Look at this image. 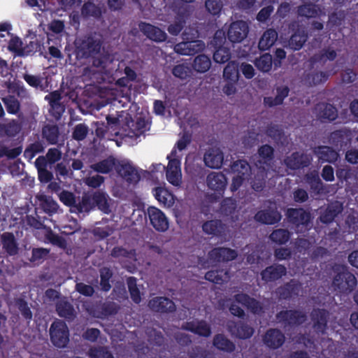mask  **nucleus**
Listing matches in <instances>:
<instances>
[{
  "label": "nucleus",
  "mask_w": 358,
  "mask_h": 358,
  "mask_svg": "<svg viewBox=\"0 0 358 358\" xmlns=\"http://www.w3.org/2000/svg\"><path fill=\"white\" fill-rule=\"evenodd\" d=\"M3 103L8 113L17 114L20 110V101L14 95H8L2 98Z\"/></svg>",
  "instance_id": "51"
},
{
  "label": "nucleus",
  "mask_w": 358,
  "mask_h": 358,
  "mask_svg": "<svg viewBox=\"0 0 358 358\" xmlns=\"http://www.w3.org/2000/svg\"><path fill=\"white\" fill-rule=\"evenodd\" d=\"M204 278L215 284L222 285L229 278V271L223 268L210 270L206 272Z\"/></svg>",
  "instance_id": "36"
},
{
  "label": "nucleus",
  "mask_w": 358,
  "mask_h": 358,
  "mask_svg": "<svg viewBox=\"0 0 358 358\" xmlns=\"http://www.w3.org/2000/svg\"><path fill=\"white\" fill-rule=\"evenodd\" d=\"M186 25V19L184 15L178 14L173 23L169 24L167 30L172 36H177Z\"/></svg>",
  "instance_id": "46"
},
{
  "label": "nucleus",
  "mask_w": 358,
  "mask_h": 358,
  "mask_svg": "<svg viewBox=\"0 0 358 358\" xmlns=\"http://www.w3.org/2000/svg\"><path fill=\"white\" fill-rule=\"evenodd\" d=\"M286 274L285 266L280 264H273L260 271L261 279L265 282H275L285 276Z\"/></svg>",
  "instance_id": "14"
},
{
  "label": "nucleus",
  "mask_w": 358,
  "mask_h": 358,
  "mask_svg": "<svg viewBox=\"0 0 358 358\" xmlns=\"http://www.w3.org/2000/svg\"><path fill=\"white\" fill-rule=\"evenodd\" d=\"M296 289V285L294 283L289 282L285 283L284 287H280L278 293L281 298L284 299H289L294 294H295Z\"/></svg>",
  "instance_id": "63"
},
{
  "label": "nucleus",
  "mask_w": 358,
  "mask_h": 358,
  "mask_svg": "<svg viewBox=\"0 0 358 358\" xmlns=\"http://www.w3.org/2000/svg\"><path fill=\"white\" fill-rule=\"evenodd\" d=\"M59 130L57 124H47L42 129V137L48 144L55 145L58 143Z\"/></svg>",
  "instance_id": "34"
},
{
  "label": "nucleus",
  "mask_w": 358,
  "mask_h": 358,
  "mask_svg": "<svg viewBox=\"0 0 358 358\" xmlns=\"http://www.w3.org/2000/svg\"><path fill=\"white\" fill-rule=\"evenodd\" d=\"M148 213L150 223L157 231L165 232L167 230L169 222L162 210L155 207H150Z\"/></svg>",
  "instance_id": "16"
},
{
  "label": "nucleus",
  "mask_w": 358,
  "mask_h": 358,
  "mask_svg": "<svg viewBox=\"0 0 358 358\" xmlns=\"http://www.w3.org/2000/svg\"><path fill=\"white\" fill-rule=\"evenodd\" d=\"M319 8L315 4H303L298 7V14L308 19L315 17L318 15Z\"/></svg>",
  "instance_id": "55"
},
{
  "label": "nucleus",
  "mask_w": 358,
  "mask_h": 358,
  "mask_svg": "<svg viewBox=\"0 0 358 358\" xmlns=\"http://www.w3.org/2000/svg\"><path fill=\"white\" fill-rule=\"evenodd\" d=\"M205 234L217 237H225L227 234L228 227L219 220L206 221L202 226Z\"/></svg>",
  "instance_id": "25"
},
{
  "label": "nucleus",
  "mask_w": 358,
  "mask_h": 358,
  "mask_svg": "<svg viewBox=\"0 0 358 358\" xmlns=\"http://www.w3.org/2000/svg\"><path fill=\"white\" fill-rule=\"evenodd\" d=\"M206 183L210 189L222 195L226 188L227 180L224 173L211 172L208 174Z\"/></svg>",
  "instance_id": "22"
},
{
  "label": "nucleus",
  "mask_w": 358,
  "mask_h": 358,
  "mask_svg": "<svg viewBox=\"0 0 358 358\" xmlns=\"http://www.w3.org/2000/svg\"><path fill=\"white\" fill-rule=\"evenodd\" d=\"M69 330L62 320L54 321L50 327V336L53 345L58 348H65L69 342Z\"/></svg>",
  "instance_id": "6"
},
{
  "label": "nucleus",
  "mask_w": 358,
  "mask_h": 358,
  "mask_svg": "<svg viewBox=\"0 0 358 358\" xmlns=\"http://www.w3.org/2000/svg\"><path fill=\"white\" fill-rule=\"evenodd\" d=\"M315 110L322 122H333L338 118L337 108L327 102H320L315 106Z\"/></svg>",
  "instance_id": "19"
},
{
  "label": "nucleus",
  "mask_w": 358,
  "mask_h": 358,
  "mask_svg": "<svg viewBox=\"0 0 358 358\" xmlns=\"http://www.w3.org/2000/svg\"><path fill=\"white\" fill-rule=\"evenodd\" d=\"M249 27L243 20L231 23L227 29V39L232 43H241L248 34Z\"/></svg>",
  "instance_id": "9"
},
{
  "label": "nucleus",
  "mask_w": 358,
  "mask_h": 358,
  "mask_svg": "<svg viewBox=\"0 0 358 358\" xmlns=\"http://www.w3.org/2000/svg\"><path fill=\"white\" fill-rule=\"evenodd\" d=\"M255 64L259 71L268 72L272 69V55L268 53L261 55L256 59Z\"/></svg>",
  "instance_id": "50"
},
{
  "label": "nucleus",
  "mask_w": 358,
  "mask_h": 358,
  "mask_svg": "<svg viewBox=\"0 0 358 358\" xmlns=\"http://www.w3.org/2000/svg\"><path fill=\"white\" fill-rule=\"evenodd\" d=\"M289 88L287 85L278 87L276 88V95L274 97L265 96L264 98V104L269 108L280 106L289 95Z\"/></svg>",
  "instance_id": "30"
},
{
  "label": "nucleus",
  "mask_w": 358,
  "mask_h": 358,
  "mask_svg": "<svg viewBox=\"0 0 358 358\" xmlns=\"http://www.w3.org/2000/svg\"><path fill=\"white\" fill-rule=\"evenodd\" d=\"M275 319L285 331L294 329L304 323L307 319L305 313L298 309L282 310L275 315Z\"/></svg>",
  "instance_id": "3"
},
{
  "label": "nucleus",
  "mask_w": 358,
  "mask_h": 358,
  "mask_svg": "<svg viewBox=\"0 0 358 358\" xmlns=\"http://www.w3.org/2000/svg\"><path fill=\"white\" fill-rule=\"evenodd\" d=\"M116 171L126 182L130 184L138 183L141 179L137 169L129 163H118Z\"/></svg>",
  "instance_id": "24"
},
{
  "label": "nucleus",
  "mask_w": 358,
  "mask_h": 358,
  "mask_svg": "<svg viewBox=\"0 0 358 358\" xmlns=\"http://www.w3.org/2000/svg\"><path fill=\"white\" fill-rule=\"evenodd\" d=\"M313 161V157L310 155L294 152L290 155L287 156L284 159L285 166L293 170L301 169L308 167Z\"/></svg>",
  "instance_id": "10"
},
{
  "label": "nucleus",
  "mask_w": 358,
  "mask_h": 358,
  "mask_svg": "<svg viewBox=\"0 0 358 358\" xmlns=\"http://www.w3.org/2000/svg\"><path fill=\"white\" fill-rule=\"evenodd\" d=\"M308 40V36L303 31H297L291 36L288 41V47L294 50H300Z\"/></svg>",
  "instance_id": "40"
},
{
  "label": "nucleus",
  "mask_w": 358,
  "mask_h": 358,
  "mask_svg": "<svg viewBox=\"0 0 358 358\" xmlns=\"http://www.w3.org/2000/svg\"><path fill=\"white\" fill-rule=\"evenodd\" d=\"M100 287L101 291L108 292L111 289L110 279L113 277V273L109 267H102L99 269Z\"/></svg>",
  "instance_id": "42"
},
{
  "label": "nucleus",
  "mask_w": 358,
  "mask_h": 358,
  "mask_svg": "<svg viewBox=\"0 0 358 358\" xmlns=\"http://www.w3.org/2000/svg\"><path fill=\"white\" fill-rule=\"evenodd\" d=\"M102 43L101 39L99 38L85 36L76 46L77 56L85 59L92 57V66L105 69L110 61V56L108 54H99Z\"/></svg>",
  "instance_id": "1"
},
{
  "label": "nucleus",
  "mask_w": 358,
  "mask_h": 358,
  "mask_svg": "<svg viewBox=\"0 0 358 358\" xmlns=\"http://www.w3.org/2000/svg\"><path fill=\"white\" fill-rule=\"evenodd\" d=\"M288 222L295 226L297 232L306 231L310 227L311 213L302 208H288L286 211Z\"/></svg>",
  "instance_id": "4"
},
{
  "label": "nucleus",
  "mask_w": 358,
  "mask_h": 358,
  "mask_svg": "<svg viewBox=\"0 0 358 358\" xmlns=\"http://www.w3.org/2000/svg\"><path fill=\"white\" fill-rule=\"evenodd\" d=\"M329 141L338 150H344L351 143V130L346 128L335 130L330 134Z\"/></svg>",
  "instance_id": "11"
},
{
  "label": "nucleus",
  "mask_w": 358,
  "mask_h": 358,
  "mask_svg": "<svg viewBox=\"0 0 358 358\" xmlns=\"http://www.w3.org/2000/svg\"><path fill=\"white\" fill-rule=\"evenodd\" d=\"M210 259L217 262H228L236 259L238 253L235 250L220 247L215 248L209 251Z\"/></svg>",
  "instance_id": "23"
},
{
  "label": "nucleus",
  "mask_w": 358,
  "mask_h": 358,
  "mask_svg": "<svg viewBox=\"0 0 358 358\" xmlns=\"http://www.w3.org/2000/svg\"><path fill=\"white\" fill-rule=\"evenodd\" d=\"M8 49L15 53V55L23 57V42L19 37H12L9 41Z\"/></svg>",
  "instance_id": "58"
},
{
  "label": "nucleus",
  "mask_w": 358,
  "mask_h": 358,
  "mask_svg": "<svg viewBox=\"0 0 358 358\" xmlns=\"http://www.w3.org/2000/svg\"><path fill=\"white\" fill-rule=\"evenodd\" d=\"M269 238L272 242L278 245H283L290 239L291 233L287 229L278 228L273 230Z\"/></svg>",
  "instance_id": "41"
},
{
  "label": "nucleus",
  "mask_w": 358,
  "mask_h": 358,
  "mask_svg": "<svg viewBox=\"0 0 358 358\" xmlns=\"http://www.w3.org/2000/svg\"><path fill=\"white\" fill-rule=\"evenodd\" d=\"M56 312L57 315L67 320H73L75 317V310L71 303L67 301H60L56 303Z\"/></svg>",
  "instance_id": "37"
},
{
  "label": "nucleus",
  "mask_w": 358,
  "mask_h": 358,
  "mask_svg": "<svg viewBox=\"0 0 358 358\" xmlns=\"http://www.w3.org/2000/svg\"><path fill=\"white\" fill-rule=\"evenodd\" d=\"M152 193L157 201L164 206L171 207L174 204V196L166 187H154Z\"/></svg>",
  "instance_id": "33"
},
{
  "label": "nucleus",
  "mask_w": 358,
  "mask_h": 358,
  "mask_svg": "<svg viewBox=\"0 0 358 358\" xmlns=\"http://www.w3.org/2000/svg\"><path fill=\"white\" fill-rule=\"evenodd\" d=\"M3 250L9 256L17 255L19 248L17 241L12 232H4L1 236Z\"/></svg>",
  "instance_id": "29"
},
{
  "label": "nucleus",
  "mask_w": 358,
  "mask_h": 358,
  "mask_svg": "<svg viewBox=\"0 0 358 358\" xmlns=\"http://www.w3.org/2000/svg\"><path fill=\"white\" fill-rule=\"evenodd\" d=\"M335 276L332 281L334 289L340 294H350L356 287L357 281L353 273L341 264L333 267Z\"/></svg>",
  "instance_id": "2"
},
{
  "label": "nucleus",
  "mask_w": 358,
  "mask_h": 358,
  "mask_svg": "<svg viewBox=\"0 0 358 358\" xmlns=\"http://www.w3.org/2000/svg\"><path fill=\"white\" fill-rule=\"evenodd\" d=\"M198 36V31L194 28L186 27L182 33V38L185 41L178 43L175 46V51L183 55H191L194 54V49L195 43H200L194 40Z\"/></svg>",
  "instance_id": "7"
},
{
  "label": "nucleus",
  "mask_w": 358,
  "mask_h": 358,
  "mask_svg": "<svg viewBox=\"0 0 358 358\" xmlns=\"http://www.w3.org/2000/svg\"><path fill=\"white\" fill-rule=\"evenodd\" d=\"M213 346L218 351L231 354L236 350L234 341L223 334H217L213 338Z\"/></svg>",
  "instance_id": "27"
},
{
  "label": "nucleus",
  "mask_w": 358,
  "mask_h": 358,
  "mask_svg": "<svg viewBox=\"0 0 358 358\" xmlns=\"http://www.w3.org/2000/svg\"><path fill=\"white\" fill-rule=\"evenodd\" d=\"M166 158L169 160L168 165L164 166L166 180L174 186L180 187L182 183L181 163L177 157V150L173 149Z\"/></svg>",
  "instance_id": "5"
},
{
  "label": "nucleus",
  "mask_w": 358,
  "mask_h": 358,
  "mask_svg": "<svg viewBox=\"0 0 358 358\" xmlns=\"http://www.w3.org/2000/svg\"><path fill=\"white\" fill-rule=\"evenodd\" d=\"M286 338L280 329H269L262 337L263 343L271 350H277L283 346Z\"/></svg>",
  "instance_id": "13"
},
{
  "label": "nucleus",
  "mask_w": 358,
  "mask_h": 358,
  "mask_svg": "<svg viewBox=\"0 0 358 358\" xmlns=\"http://www.w3.org/2000/svg\"><path fill=\"white\" fill-rule=\"evenodd\" d=\"M231 57V51L229 48L224 46H218L213 54L215 62L218 64H224L229 61Z\"/></svg>",
  "instance_id": "53"
},
{
  "label": "nucleus",
  "mask_w": 358,
  "mask_h": 358,
  "mask_svg": "<svg viewBox=\"0 0 358 358\" xmlns=\"http://www.w3.org/2000/svg\"><path fill=\"white\" fill-rule=\"evenodd\" d=\"M266 134L271 138L278 145L280 143L282 144L283 141L286 139L284 129L278 124H271L268 125L266 129Z\"/></svg>",
  "instance_id": "38"
},
{
  "label": "nucleus",
  "mask_w": 358,
  "mask_h": 358,
  "mask_svg": "<svg viewBox=\"0 0 358 358\" xmlns=\"http://www.w3.org/2000/svg\"><path fill=\"white\" fill-rule=\"evenodd\" d=\"M338 213L339 210H338L336 208L328 206L320 215V221L324 224L331 223L334 220Z\"/></svg>",
  "instance_id": "61"
},
{
  "label": "nucleus",
  "mask_w": 358,
  "mask_h": 358,
  "mask_svg": "<svg viewBox=\"0 0 358 358\" xmlns=\"http://www.w3.org/2000/svg\"><path fill=\"white\" fill-rule=\"evenodd\" d=\"M228 329L233 336L240 339L250 338L255 333V329L243 321L229 322Z\"/></svg>",
  "instance_id": "17"
},
{
  "label": "nucleus",
  "mask_w": 358,
  "mask_h": 358,
  "mask_svg": "<svg viewBox=\"0 0 358 358\" xmlns=\"http://www.w3.org/2000/svg\"><path fill=\"white\" fill-rule=\"evenodd\" d=\"M181 328L185 331L205 338L209 337L212 334L210 325L204 320L184 322Z\"/></svg>",
  "instance_id": "15"
},
{
  "label": "nucleus",
  "mask_w": 358,
  "mask_h": 358,
  "mask_svg": "<svg viewBox=\"0 0 358 358\" xmlns=\"http://www.w3.org/2000/svg\"><path fill=\"white\" fill-rule=\"evenodd\" d=\"M82 15L85 17H94L99 19L101 15L100 8L92 1L85 2L81 8Z\"/></svg>",
  "instance_id": "45"
},
{
  "label": "nucleus",
  "mask_w": 358,
  "mask_h": 358,
  "mask_svg": "<svg viewBox=\"0 0 358 358\" xmlns=\"http://www.w3.org/2000/svg\"><path fill=\"white\" fill-rule=\"evenodd\" d=\"M45 99L50 103L52 109L56 110L57 115L60 116L64 111V108L60 104L62 99L61 94L58 91H54L46 95Z\"/></svg>",
  "instance_id": "44"
},
{
  "label": "nucleus",
  "mask_w": 358,
  "mask_h": 358,
  "mask_svg": "<svg viewBox=\"0 0 358 358\" xmlns=\"http://www.w3.org/2000/svg\"><path fill=\"white\" fill-rule=\"evenodd\" d=\"M337 55L336 51L330 48H324L310 57V62L323 66L327 61H334Z\"/></svg>",
  "instance_id": "31"
},
{
  "label": "nucleus",
  "mask_w": 358,
  "mask_h": 358,
  "mask_svg": "<svg viewBox=\"0 0 358 358\" xmlns=\"http://www.w3.org/2000/svg\"><path fill=\"white\" fill-rule=\"evenodd\" d=\"M90 355L91 358H114L110 351L106 347L90 349Z\"/></svg>",
  "instance_id": "64"
},
{
  "label": "nucleus",
  "mask_w": 358,
  "mask_h": 358,
  "mask_svg": "<svg viewBox=\"0 0 358 358\" xmlns=\"http://www.w3.org/2000/svg\"><path fill=\"white\" fill-rule=\"evenodd\" d=\"M127 284L132 301L137 304L139 303L141 297L140 291L138 289L137 279L135 277H129L127 279Z\"/></svg>",
  "instance_id": "49"
},
{
  "label": "nucleus",
  "mask_w": 358,
  "mask_h": 358,
  "mask_svg": "<svg viewBox=\"0 0 358 358\" xmlns=\"http://www.w3.org/2000/svg\"><path fill=\"white\" fill-rule=\"evenodd\" d=\"M313 328L317 334H324L327 329L329 313L324 308H314L310 314Z\"/></svg>",
  "instance_id": "12"
},
{
  "label": "nucleus",
  "mask_w": 358,
  "mask_h": 358,
  "mask_svg": "<svg viewBox=\"0 0 358 358\" xmlns=\"http://www.w3.org/2000/svg\"><path fill=\"white\" fill-rule=\"evenodd\" d=\"M150 309L158 313H173L176 310L173 301L166 296H155L150 299Z\"/></svg>",
  "instance_id": "18"
},
{
  "label": "nucleus",
  "mask_w": 358,
  "mask_h": 358,
  "mask_svg": "<svg viewBox=\"0 0 358 358\" xmlns=\"http://www.w3.org/2000/svg\"><path fill=\"white\" fill-rule=\"evenodd\" d=\"M235 301L242 304L245 308L254 314H261L264 308L257 299L251 297L245 293H238L234 295Z\"/></svg>",
  "instance_id": "20"
},
{
  "label": "nucleus",
  "mask_w": 358,
  "mask_h": 358,
  "mask_svg": "<svg viewBox=\"0 0 358 358\" xmlns=\"http://www.w3.org/2000/svg\"><path fill=\"white\" fill-rule=\"evenodd\" d=\"M268 205L264 209L257 211L254 218L256 222L268 225L278 223L281 219V213L278 210L277 206L273 201H268Z\"/></svg>",
  "instance_id": "8"
},
{
  "label": "nucleus",
  "mask_w": 358,
  "mask_h": 358,
  "mask_svg": "<svg viewBox=\"0 0 358 358\" xmlns=\"http://www.w3.org/2000/svg\"><path fill=\"white\" fill-rule=\"evenodd\" d=\"M313 153L318 157L322 163H335L338 161L339 154L337 151L329 146H318L313 149Z\"/></svg>",
  "instance_id": "28"
},
{
  "label": "nucleus",
  "mask_w": 358,
  "mask_h": 358,
  "mask_svg": "<svg viewBox=\"0 0 358 358\" xmlns=\"http://www.w3.org/2000/svg\"><path fill=\"white\" fill-rule=\"evenodd\" d=\"M119 309V306L114 302L103 303L98 308L99 317L106 318L110 315H115Z\"/></svg>",
  "instance_id": "47"
},
{
  "label": "nucleus",
  "mask_w": 358,
  "mask_h": 358,
  "mask_svg": "<svg viewBox=\"0 0 358 358\" xmlns=\"http://www.w3.org/2000/svg\"><path fill=\"white\" fill-rule=\"evenodd\" d=\"M329 74L327 71H315L308 76V80L314 85L327 82Z\"/></svg>",
  "instance_id": "62"
},
{
  "label": "nucleus",
  "mask_w": 358,
  "mask_h": 358,
  "mask_svg": "<svg viewBox=\"0 0 358 358\" xmlns=\"http://www.w3.org/2000/svg\"><path fill=\"white\" fill-rule=\"evenodd\" d=\"M278 38V32L272 28L266 29L259 41L260 50H269Z\"/></svg>",
  "instance_id": "35"
},
{
  "label": "nucleus",
  "mask_w": 358,
  "mask_h": 358,
  "mask_svg": "<svg viewBox=\"0 0 358 358\" xmlns=\"http://www.w3.org/2000/svg\"><path fill=\"white\" fill-rule=\"evenodd\" d=\"M119 162L115 158L110 155L103 160L99 162L92 166L93 170L101 174H108L113 169L116 170V166H118Z\"/></svg>",
  "instance_id": "32"
},
{
  "label": "nucleus",
  "mask_w": 358,
  "mask_h": 358,
  "mask_svg": "<svg viewBox=\"0 0 358 358\" xmlns=\"http://www.w3.org/2000/svg\"><path fill=\"white\" fill-rule=\"evenodd\" d=\"M138 28L151 41L163 42L166 39V34L164 30L150 23L141 22L138 24Z\"/></svg>",
  "instance_id": "21"
},
{
  "label": "nucleus",
  "mask_w": 358,
  "mask_h": 358,
  "mask_svg": "<svg viewBox=\"0 0 358 358\" xmlns=\"http://www.w3.org/2000/svg\"><path fill=\"white\" fill-rule=\"evenodd\" d=\"M94 208L93 195L84 194L82 199L76 205L77 210L80 212H88Z\"/></svg>",
  "instance_id": "56"
},
{
  "label": "nucleus",
  "mask_w": 358,
  "mask_h": 358,
  "mask_svg": "<svg viewBox=\"0 0 358 358\" xmlns=\"http://www.w3.org/2000/svg\"><path fill=\"white\" fill-rule=\"evenodd\" d=\"M266 173L264 170H261L257 173L252 181V187L256 192H260L266 184Z\"/></svg>",
  "instance_id": "59"
},
{
  "label": "nucleus",
  "mask_w": 358,
  "mask_h": 358,
  "mask_svg": "<svg viewBox=\"0 0 358 358\" xmlns=\"http://www.w3.org/2000/svg\"><path fill=\"white\" fill-rule=\"evenodd\" d=\"M231 169L232 171L236 172L238 176L245 178L250 169V166L245 160H238L232 164Z\"/></svg>",
  "instance_id": "57"
},
{
  "label": "nucleus",
  "mask_w": 358,
  "mask_h": 358,
  "mask_svg": "<svg viewBox=\"0 0 358 358\" xmlns=\"http://www.w3.org/2000/svg\"><path fill=\"white\" fill-rule=\"evenodd\" d=\"M94 205V208H98L104 213H108L110 210V206L108 201L107 195L101 192H96L93 194Z\"/></svg>",
  "instance_id": "48"
},
{
  "label": "nucleus",
  "mask_w": 358,
  "mask_h": 358,
  "mask_svg": "<svg viewBox=\"0 0 358 358\" xmlns=\"http://www.w3.org/2000/svg\"><path fill=\"white\" fill-rule=\"evenodd\" d=\"M306 180L310 185L312 192L316 194L323 193L324 190V185L320 178L318 173L316 172H310L306 176Z\"/></svg>",
  "instance_id": "39"
},
{
  "label": "nucleus",
  "mask_w": 358,
  "mask_h": 358,
  "mask_svg": "<svg viewBox=\"0 0 358 358\" xmlns=\"http://www.w3.org/2000/svg\"><path fill=\"white\" fill-rule=\"evenodd\" d=\"M236 208V203L233 198L224 199L220 203V211L224 216H231Z\"/></svg>",
  "instance_id": "54"
},
{
  "label": "nucleus",
  "mask_w": 358,
  "mask_h": 358,
  "mask_svg": "<svg viewBox=\"0 0 358 358\" xmlns=\"http://www.w3.org/2000/svg\"><path fill=\"white\" fill-rule=\"evenodd\" d=\"M223 77L227 80L236 83L238 79V64L234 62H229L223 70Z\"/></svg>",
  "instance_id": "52"
},
{
  "label": "nucleus",
  "mask_w": 358,
  "mask_h": 358,
  "mask_svg": "<svg viewBox=\"0 0 358 358\" xmlns=\"http://www.w3.org/2000/svg\"><path fill=\"white\" fill-rule=\"evenodd\" d=\"M211 66V60L204 54L198 55L193 60L192 68L201 73H205Z\"/></svg>",
  "instance_id": "43"
},
{
  "label": "nucleus",
  "mask_w": 358,
  "mask_h": 358,
  "mask_svg": "<svg viewBox=\"0 0 358 358\" xmlns=\"http://www.w3.org/2000/svg\"><path fill=\"white\" fill-rule=\"evenodd\" d=\"M224 160L223 153L219 148H208L203 156L204 164L211 169H219Z\"/></svg>",
  "instance_id": "26"
},
{
  "label": "nucleus",
  "mask_w": 358,
  "mask_h": 358,
  "mask_svg": "<svg viewBox=\"0 0 358 358\" xmlns=\"http://www.w3.org/2000/svg\"><path fill=\"white\" fill-rule=\"evenodd\" d=\"M257 153L264 162H271L274 156V149L269 144H263L259 147Z\"/></svg>",
  "instance_id": "60"
}]
</instances>
